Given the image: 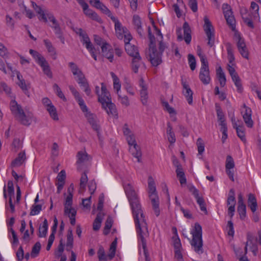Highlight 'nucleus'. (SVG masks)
<instances>
[{
	"label": "nucleus",
	"instance_id": "nucleus-51",
	"mask_svg": "<svg viewBox=\"0 0 261 261\" xmlns=\"http://www.w3.org/2000/svg\"><path fill=\"white\" fill-rule=\"evenodd\" d=\"M12 146L13 148L14 151L15 152H17L22 147V145L19 139L15 138L13 140Z\"/></svg>",
	"mask_w": 261,
	"mask_h": 261
},
{
	"label": "nucleus",
	"instance_id": "nucleus-7",
	"mask_svg": "<svg viewBox=\"0 0 261 261\" xmlns=\"http://www.w3.org/2000/svg\"><path fill=\"white\" fill-rule=\"evenodd\" d=\"M149 197L151 200L152 207L156 216L160 215L159 199L156 191V187L153 178L148 177V181Z\"/></svg>",
	"mask_w": 261,
	"mask_h": 261
},
{
	"label": "nucleus",
	"instance_id": "nucleus-50",
	"mask_svg": "<svg viewBox=\"0 0 261 261\" xmlns=\"http://www.w3.org/2000/svg\"><path fill=\"white\" fill-rule=\"evenodd\" d=\"M234 167V162L233 158L230 155H227L226 160V169H231Z\"/></svg>",
	"mask_w": 261,
	"mask_h": 261
},
{
	"label": "nucleus",
	"instance_id": "nucleus-25",
	"mask_svg": "<svg viewBox=\"0 0 261 261\" xmlns=\"http://www.w3.org/2000/svg\"><path fill=\"white\" fill-rule=\"evenodd\" d=\"M88 2L91 6L100 10L102 13L109 10L100 0H88Z\"/></svg>",
	"mask_w": 261,
	"mask_h": 261
},
{
	"label": "nucleus",
	"instance_id": "nucleus-13",
	"mask_svg": "<svg viewBox=\"0 0 261 261\" xmlns=\"http://www.w3.org/2000/svg\"><path fill=\"white\" fill-rule=\"evenodd\" d=\"M199 77L204 85H207L210 83L211 77L208 62L204 61L202 59V64L200 69Z\"/></svg>",
	"mask_w": 261,
	"mask_h": 261
},
{
	"label": "nucleus",
	"instance_id": "nucleus-30",
	"mask_svg": "<svg viewBox=\"0 0 261 261\" xmlns=\"http://www.w3.org/2000/svg\"><path fill=\"white\" fill-rule=\"evenodd\" d=\"M17 77L19 81L18 83V86L20 87L24 93L28 96H29V92L28 89L29 88V85H27L25 83V81L22 78V76L20 74H17Z\"/></svg>",
	"mask_w": 261,
	"mask_h": 261
},
{
	"label": "nucleus",
	"instance_id": "nucleus-64",
	"mask_svg": "<svg viewBox=\"0 0 261 261\" xmlns=\"http://www.w3.org/2000/svg\"><path fill=\"white\" fill-rule=\"evenodd\" d=\"M9 231H10L12 233V236L13 238V240L11 241L12 244L13 245H17L18 243V239L15 231L12 228H10L9 229Z\"/></svg>",
	"mask_w": 261,
	"mask_h": 261
},
{
	"label": "nucleus",
	"instance_id": "nucleus-8",
	"mask_svg": "<svg viewBox=\"0 0 261 261\" xmlns=\"http://www.w3.org/2000/svg\"><path fill=\"white\" fill-rule=\"evenodd\" d=\"M73 189V185L71 184L68 189L69 194L66 198L65 203L64 204V214L69 218L71 224L74 225L75 224L76 211L71 206L73 197L72 191Z\"/></svg>",
	"mask_w": 261,
	"mask_h": 261
},
{
	"label": "nucleus",
	"instance_id": "nucleus-52",
	"mask_svg": "<svg viewBox=\"0 0 261 261\" xmlns=\"http://www.w3.org/2000/svg\"><path fill=\"white\" fill-rule=\"evenodd\" d=\"M233 82H234L236 86L237 87V91L239 92H241L242 91L243 88L242 86L241 79L239 76L238 75L237 76H234V77L231 78Z\"/></svg>",
	"mask_w": 261,
	"mask_h": 261
},
{
	"label": "nucleus",
	"instance_id": "nucleus-40",
	"mask_svg": "<svg viewBox=\"0 0 261 261\" xmlns=\"http://www.w3.org/2000/svg\"><path fill=\"white\" fill-rule=\"evenodd\" d=\"M173 164L176 167V173L177 177H180L185 176L183 169L178 162L177 161H175L173 162Z\"/></svg>",
	"mask_w": 261,
	"mask_h": 261
},
{
	"label": "nucleus",
	"instance_id": "nucleus-38",
	"mask_svg": "<svg viewBox=\"0 0 261 261\" xmlns=\"http://www.w3.org/2000/svg\"><path fill=\"white\" fill-rule=\"evenodd\" d=\"M97 256L99 261H107V256L105 249L102 246H99L97 251Z\"/></svg>",
	"mask_w": 261,
	"mask_h": 261
},
{
	"label": "nucleus",
	"instance_id": "nucleus-3",
	"mask_svg": "<svg viewBox=\"0 0 261 261\" xmlns=\"http://www.w3.org/2000/svg\"><path fill=\"white\" fill-rule=\"evenodd\" d=\"M69 88L75 100L78 102L82 111L84 113L85 117L86 118L88 122L91 126L92 129L97 132V136H99L100 126L96 115L89 110L84 100L81 96L80 93L73 86H69Z\"/></svg>",
	"mask_w": 261,
	"mask_h": 261
},
{
	"label": "nucleus",
	"instance_id": "nucleus-62",
	"mask_svg": "<svg viewBox=\"0 0 261 261\" xmlns=\"http://www.w3.org/2000/svg\"><path fill=\"white\" fill-rule=\"evenodd\" d=\"M94 40L95 43L100 46L107 43L101 37L96 35H94Z\"/></svg>",
	"mask_w": 261,
	"mask_h": 261
},
{
	"label": "nucleus",
	"instance_id": "nucleus-44",
	"mask_svg": "<svg viewBox=\"0 0 261 261\" xmlns=\"http://www.w3.org/2000/svg\"><path fill=\"white\" fill-rule=\"evenodd\" d=\"M238 212L239 214L240 219L244 220L246 217V209L245 204L238 205Z\"/></svg>",
	"mask_w": 261,
	"mask_h": 261
},
{
	"label": "nucleus",
	"instance_id": "nucleus-59",
	"mask_svg": "<svg viewBox=\"0 0 261 261\" xmlns=\"http://www.w3.org/2000/svg\"><path fill=\"white\" fill-rule=\"evenodd\" d=\"M41 248V245L39 242H37L33 247L31 255L33 257H35V254H38L40 251Z\"/></svg>",
	"mask_w": 261,
	"mask_h": 261
},
{
	"label": "nucleus",
	"instance_id": "nucleus-21",
	"mask_svg": "<svg viewBox=\"0 0 261 261\" xmlns=\"http://www.w3.org/2000/svg\"><path fill=\"white\" fill-rule=\"evenodd\" d=\"M181 84L183 86L182 93L186 97L188 103L192 105L193 103V91L186 81L182 80Z\"/></svg>",
	"mask_w": 261,
	"mask_h": 261
},
{
	"label": "nucleus",
	"instance_id": "nucleus-34",
	"mask_svg": "<svg viewBox=\"0 0 261 261\" xmlns=\"http://www.w3.org/2000/svg\"><path fill=\"white\" fill-rule=\"evenodd\" d=\"M46 109L51 118L55 120H58L59 118L57 113V110L53 105H50V106L46 108Z\"/></svg>",
	"mask_w": 261,
	"mask_h": 261
},
{
	"label": "nucleus",
	"instance_id": "nucleus-6",
	"mask_svg": "<svg viewBox=\"0 0 261 261\" xmlns=\"http://www.w3.org/2000/svg\"><path fill=\"white\" fill-rule=\"evenodd\" d=\"M192 239L190 242L194 251L201 254L203 253V241L202 238V227L198 223H195L194 228L191 232Z\"/></svg>",
	"mask_w": 261,
	"mask_h": 261
},
{
	"label": "nucleus",
	"instance_id": "nucleus-45",
	"mask_svg": "<svg viewBox=\"0 0 261 261\" xmlns=\"http://www.w3.org/2000/svg\"><path fill=\"white\" fill-rule=\"evenodd\" d=\"M42 210V205L41 204H33L32 206L30 215L31 216H35L38 214Z\"/></svg>",
	"mask_w": 261,
	"mask_h": 261
},
{
	"label": "nucleus",
	"instance_id": "nucleus-24",
	"mask_svg": "<svg viewBox=\"0 0 261 261\" xmlns=\"http://www.w3.org/2000/svg\"><path fill=\"white\" fill-rule=\"evenodd\" d=\"M129 151L134 157L137 159L138 162H141L142 152L140 146H138L137 144L130 146L129 147Z\"/></svg>",
	"mask_w": 261,
	"mask_h": 261
},
{
	"label": "nucleus",
	"instance_id": "nucleus-31",
	"mask_svg": "<svg viewBox=\"0 0 261 261\" xmlns=\"http://www.w3.org/2000/svg\"><path fill=\"white\" fill-rule=\"evenodd\" d=\"M110 74L113 81V88L114 90L116 91V93L118 94L121 87L120 80L118 76L114 72H111Z\"/></svg>",
	"mask_w": 261,
	"mask_h": 261
},
{
	"label": "nucleus",
	"instance_id": "nucleus-58",
	"mask_svg": "<svg viewBox=\"0 0 261 261\" xmlns=\"http://www.w3.org/2000/svg\"><path fill=\"white\" fill-rule=\"evenodd\" d=\"M66 178V173L64 170H61L58 174L57 179L58 182L65 183V180Z\"/></svg>",
	"mask_w": 261,
	"mask_h": 261
},
{
	"label": "nucleus",
	"instance_id": "nucleus-36",
	"mask_svg": "<svg viewBox=\"0 0 261 261\" xmlns=\"http://www.w3.org/2000/svg\"><path fill=\"white\" fill-rule=\"evenodd\" d=\"M81 87L84 88V91L87 96H91V91L86 79L78 83Z\"/></svg>",
	"mask_w": 261,
	"mask_h": 261
},
{
	"label": "nucleus",
	"instance_id": "nucleus-33",
	"mask_svg": "<svg viewBox=\"0 0 261 261\" xmlns=\"http://www.w3.org/2000/svg\"><path fill=\"white\" fill-rule=\"evenodd\" d=\"M236 129L237 134L238 136L240 138V139L244 143L246 142V139L245 137V128L242 125L240 126H239L238 127L235 128Z\"/></svg>",
	"mask_w": 261,
	"mask_h": 261
},
{
	"label": "nucleus",
	"instance_id": "nucleus-16",
	"mask_svg": "<svg viewBox=\"0 0 261 261\" xmlns=\"http://www.w3.org/2000/svg\"><path fill=\"white\" fill-rule=\"evenodd\" d=\"M188 188L196 199L197 203L199 205L200 210L205 213H207L205 201L202 196H199V191L192 185H189Z\"/></svg>",
	"mask_w": 261,
	"mask_h": 261
},
{
	"label": "nucleus",
	"instance_id": "nucleus-14",
	"mask_svg": "<svg viewBox=\"0 0 261 261\" xmlns=\"http://www.w3.org/2000/svg\"><path fill=\"white\" fill-rule=\"evenodd\" d=\"M222 9L227 24L233 31L236 27V20L230 6L227 4H224L222 6Z\"/></svg>",
	"mask_w": 261,
	"mask_h": 261
},
{
	"label": "nucleus",
	"instance_id": "nucleus-22",
	"mask_svg": "<svg viewBox=\"0 0 261 261\" xmlns=\"http://www.w3.org/2000/svg\"><path fill=\"white\" fill-rule=\"evenodd\" d=\"M133 24L134 28L137 32L140 37L143 36V30L140 17L138 15H134L133 17Z\"/></svg>",
	"mask_w": 261,
	"mask_h": 261
},
{
	"label": "nucleus",
	"instance_id": "nucleus-43",
	"mask_svg": "<svg viewBox=\"0 0 261 261\" xmlns=\"http://www.w3.org/2000/svg\"><path fill=\"white\" fill-rule=\"evenodd\" d=\"M188 59L190 69L192 71L194 70L196 67V62L195 57L192 54H189Z\"/></svg>",
	"mask_w": 261,
	"mask_h": 261
},
{
	"label": "nucleus",
	"instance_id": "nucleus-55",
	"mask_svg": "<svg viewBox=\"0 0 261 261\" xmlns=\"http://www.w3.org/2000/svg\"><path fill=\"white\" fill-rule=\"evenodd\" d=\"M172 240L173 241V246L174 250L181 249V244L180 240L178 236H173Z\"/></svg>",
	"mask_w": 261,
	"mask_h": 261
},
{
	"label": "nucleus",
	"instance_id": "nucleus-2",
	"mask_svg": "<svg viewBox=\"0 0 261 261\" xmlns=\"http://www.w3.org/2000/svg\"><path fill=\"white\" fill-rule=\"evenodd\" d=\"M101 94L99 93V86H96L95 87V92L98 96V100L109 116L117 118L118 113L116 107L114 103L112 102L111 95L103 83H101Z\"/></svg>",
	"mask_w": 261,
	"mask_h": 261
},
{
	"label": "nucleus",
	"instance_id": "nucleus-32",
	"mask_svg": "<svg viewBox=\"0 0 261 261\" xmlns=\"http://www.w3.org/2000/svg\"><path fill=\"white\" fill-rule=\"evenodd\" d=\"M167 133L168 140L171 144L174 143L176 141V138L174 132L172 131V128L170 124H167Z\"/></svg>",
	"mask_w": 261,
	"mask_h": 261
},
{
	"label": "nucleus",
	"instance_id": "nucleus-60",
	"mask_svg": "<svg viewBox=\"0 0 261 261\" xmlns=\"http://www.w3.org/2000/svg\"><path fill=\"white\" fill-rule=\"evenodd\" d=\"M6 23L7 26L10 27L11 29L14 28L15 22L11 17L7 15L6 16Z\"/></svg>",
	"mask_w": 261,
	"mask_h": 261
},
{
	"label": "nucleus",
	"instance_id": "nucleus-61",
	"mask_svg": "<svg viewBox=\"0 0 261 261\" xmlns=\"http://www.w3.org/2000/svg\"><path fill=\"white\" fill-rule=\"evenodd\" d=\"M162 105H163V106L166 109V110L169 114H176L175 111L174 110V109L169 106V105L168 102H167V101H163L162 102Z\"/></svg>",
	"mask_w": 261,
	"mask_h": 261
},
{
	"label": "nucleus",
	"instance_id": "nucleus-47",
	"mask_svg": "<svg viewBox=\"0 0 261 261\" xmlns=\"http://www.w3.org/2000/svg\"><path fill=\"white\" fill-rule=\"evenodd\" d=\"M53 89L57 95L61 99H62L64 101L67 100L66 97H65L64 94L61 91V88L59 87V86L57 84H55L53 85Z\"/></svg>",
	"mask_w": 261,
	"mask_h": 261
},
{
	"label": "nucleus",
	"instance_id": "nucleus-48",
	"mask_svg": "<svg viewBox=\"0 0 261 261\" xmlns=\"http://www.w3.org/2000/svg\"><path fill=\"white\" fill-rule=\"evenodd\" d=\"M216 109L217 112V115L218 119V120L221 122H225V117L224 115L220 108V107L218 105L216 104Z\"/></svg>",
	"mask_w": 261,
	"mask_h": 261
},
{
	"label": "nucleus",
	"instance_id": "nucleus-53",
	"mask_svg": "<svg viewBox=\"0 0 261 261\" xmlns=\"http://www.w3.org/2000/svg\"><path fill=\"white\" fill-rule=\"evenodd\" d=\"M197 145L199 154H201L204 151V144L201 138H199L197 140Z\"/></svg>",
	"mask_w": 261,
	"mask_h": 261
},
{
	"label": "nucleus",
	"instance_id": "nucleus-27",
	"mask_svg": "<svg viewBox=\"0 0 261 261\" xmlns=\"http://www.w3.org/2000/svg\"><path fill=\"white\" fill-rule=\"evenodd\" d=\"M103 216L104 214L101 212H99L97 214L96 217L93 223V229L94 231H98L100 229Z\"/></svg>",
	"mask_w": 261,
	"mask_h": 261
},
{
	"label": "nucleus",
	"instance_id": "nucleus-5",
	"mask_svg": "<svg viewBox=\"0 0 261 261\" xmlns=\"http://www.w3.org/2000/svg\"><path fill=\"white\" fill-rule=\"evenodd\" d=\"M158 35L160 36L161 40L159 41L158 44L159 50L156 47H151L149 48V61L152 66L156 67L162 62V55L165 49L167 47V45L162 41L163 36L160 30L158 32Z\"/></svg>",
	"mask_w": 261,
	"mask_h": 261
},
{
	"label": "nucleus",
	"instance_id": "nucleus-20",
	"mask_svg": "<svg viewBox=\"0 0 261 261\" xmlns=\"http://www.w3.org/2000/svg\"><path fill=\"white\" fill-rule=\"evenodd\" d=\"M139 86L141 88V101L143 105L146 106L147 104L148 100L147 87H146V85L145 84L144 81L142 78L139 81Z\"/></svg>",
	"mask_w": 261,
	"mask_h": 261
},
{
	"label": "nucleus",
	"instance_id": "nucleus-19",
	"mask_svg": "<svg viewBox=\"0 0 261 261\" xmlns=\"http://www.w3.org/2000/svg\"><path fill=\"white\" fill-rule=\"evenodd\" d=\"M68 66L70 67L73 74L74 76H76V80L77 83L86 79L84 74L81 70L79 68L76 64L71 62L68 63Z\"/></svg>",
	"mask_w": 261,
	"mask_h": 261
},
{
	"label": "nucleus",
	"instance_id": "nucleus-37",
	"mask_svg": "<svg viewBox=\"0 0 261 261\" xmlns=\"http://www.w3.org/2000/svg\"><path fill=\"white\" fill-rule=\"evenodd\" d=\"M88 181L87 173L84 172L81 175L80 179V192H83L86 188V184Z\"/></svg>",
	"mask_w": 261,
	"mask_h": 261
},
{
	"label": "nucleus",
	"instance_id": "nucleus-39",
	"mask_svg": "<svg viewBox=\"0 0 261 261\" xmlns=\"http://www.w3.org/2000/svg\"><path fill=\"white\" fill-rule=\"evenodd\" d=\"M73 238L72 231L71 229H68L67 234L66 246L71 249L73 247Z\"/></svg>",
	"mask_w": 261,
	"mask_h": 261
},
{
	"label": "nucleus",
	"instance_id": "nucleus-17",
	"mask_svg": "<svg viewBox=\"0 0 261 261\" xmlns=\"http://www.w3.org/2000/svg\"><path fill=\"white\" fill-rule=\"evenodd\" d=\"M243 108L245 110L244 111L242 110L241 111V113L242 114L244 121L247 127L252 128L254 124L253 121L252 119V110L245 103L243 105Z\"/></svg>",
	"mask_w": 261,
	"mask_h": 261
},
{
	"label": "nucleus",
	"instance_id": "nucleus-18",
	"mask_svg": "<svg viewBox=\"0 0 261 261\" xmlns=\"http://www.w3.org/2000/svg\"><path fill=\"white\" fill-rule=\"evenodd\" d=\"M77 158L76 164L78 170H82L83 166L87 164L91 159L85 151H79L77 154Z\"/></svg>",
	"mask_w": 261,
	"mask_h": 261
},
{
	"label": "nucleus",
	"instance_id": "nucleus-12",
	"mask_svg": "<svg viewBox=\"0 0 261 261\" xmlns=\"http://www.w3.org/2000/svg\"><path fill=\"white\" fill-rule=\"evenodd\" d=\"M204 21L203 29L208 40L207 44L210 47H212L215 42L214 29L209 19L206 16L204 17Z\"/></svg>",
	"mask_w": 261,
	"mask_h": 261
},
{
	"label": "nucleus",
	"instance_id": "nucleus-26",
	"mask_svg": "<svg viewBox=\"0 0 261 261\" xmlns=\"http://www.w3.org/2000/svg\"><path fill=\"white\" fill-rule=\"evenodd\" d=\"M125 49L127 54L133 58L136 56H140L138 48L134 45L127 44L125 46Z\"/></svg>",
	"mask_w": 261,
	"mask_h": 261
},
{
	"label": "nucleus",
	"instance_id": "nucleus-10",
	"mask_svg": "<svg viewBox=\"0 0 261 261\" xmlns=\"http://www.w3.org/2000/svg\"><path fill=\"white\" fill-rule=\"evenodd\" d=\"M83 9V13L91 19L97 22L101 23L102 20L98 15L93 10L89 8L88 4L85 0H76Z\"/></svg>",
	"mask_w": 261,
	"mask_h": 261
},
{
	"label": "nucleus",
	"instance_id": "nucleus-29",
	"mask_svg": "<svg viewBox=\"0 0 261 261\" xmlns=\"http://www.w3.org/2000/svg\"><path fill=\"white\" fill-rule=\"evenodd\" d=\"M142 63V58L140 56H137L132 59V69L133 71L137 73Z\"/></svg>",
	"mask_w": 261,
	"mask_h": 261
},
{
	"label": "nucleus",
	"instance_id": "nucleus-9",
	"mask_svg": "<svg viewBox=\"0 0 261 261\" xmlns=\"http://www.w3.org/2000/svg\"><path fill=\"white\" fill-rule=\"evenodd\" d=\"M29 53L33 57L37 63L41 67L44 73L49 78H52V72L46 59L38 51L32 49H30Z\"/></svg>",
	"mask_w": 261,
	"mask_h": 261
},
{
	"label": "nucleus",
	"instance_id": "nucleus-4",
	"mask_svg": "<svg viewBox=\"0 0 261 261\" xmlns=\"http://www.w3.org/2000/svg\"><path fill=\"white\" fill-rule=\"evenodd\" d=\"M10 107L12 114L21 124L26 126L31 124L33 117V114L31 112H24L21 106L15 100L10 101Z\"/></svg>",
	"mask_w": 261,
	"mask_h": 261
},
{
	"label": "nucleus",
	"instance_id": "nucleus-35",
	"mask_svg": "<svg viewBox=\"0 0 261 261\" xmlns=\"http://www.w3.org/2000/svg\"><path fill=\"white\" fill-rule=\"evenodd\" d=\"M48 229V223L46 219H45L43 221V225L40 226L39 229V237H44L46 236Z\"/></svg>",
	"mask_w": 261,
	"mask_h": 261
},
{
	"label": "nucleus",
	"instance_id": "nucleus-41",
	"mask_svg": "<svg viewBox=\"0 0 261 261\" xmlns=\"http://www.w3.org/2000/svg\"><path fill=\"white\" fill-rule=\"evenodd\" d=\"M227 52L228 55V59L229 60V64H233L234 60V57L233 54V50L230 44L228 43L226 47Z\"/></svg>",
	"mask_w": 261,
	"mask_h": 261
},
{
	"label": "nucleus",
	"instance_id": "nucleus-46",
	"mask_svg": "<svg viewBox=\"0 0 261 261\" xmlns=\"http://www.w3.org/2000/svg\"><path fill=\"white\" fill-rule=\"evenodd\" d=\"M117 95L118 97V100L121 105L124 106L126 107H127L130 105L129 100L127 96H121L119 94V93Z\"/></svg>",
	"mask_w": 261,
	"mask_h": 261
},
{
	"label": "nucleus",
	"instance_id": "nucleus-54",
	"mask_svg": "<svg viewBox=\"0 0 261 261\" xmlns=\"http://www.w3.org/2000/svg\"><path fill=\"white\" fill-rule=\"evenodd\" d=\"M238 50L243 58L246 59H249V51L247 48L246 45H245L244 46H243L242 47L239 49Z\"/></svg>",
	"mask_w": 261,
	"mask_h": 261
},
{
	"label": "nucleus",
	"instance_id": "nucleus-15",
	"mask_svg": "<svg viewBox=\"0 0 261 261\" xmlns=\"http://www.w3.org/2000/svg\"><path fill=\"white\" fill-rule=\"evenodd\" d=\"M183 30L184 33V38H183L182 35V29L178 28L176 29L177 39L179 41H181L184 39L186 43L189 44L191 41V31L188 22H184L183 24Z\"/></svg>",
	"mask_w": 261,
	"mask_h": 261
},
{
	"label": "nucleus",
	"instance_id": "nucleus-11",
	"mask_svg": "<svg viewBox=\"0 0 261 261\" xmlns=\"http://www.w3.org/2000/svg\"><path fill=\"white\" fill-rule=\"evenodd\" d=\"M103 14L107 15L114 22L115 30L117 36L119 39H122L123 38V34L126 33L127 31V28L122 26L118 18L113 16L109 9L103 13Z\"/></svg>",
	"mask_w": 261,
	"mask_h": 261
},
{
	"label": "nucleus",
	"instance_id": "nucleus-63",
	"mask_svg": "<svg viewBox=\"0 0 261 261\" xmlns=\"http://www.w3.org/2000/svg\"><path fill=\"white\" fill-rule=\"evenodd\" d=\"M0 56L3 58L7 57L8 51L7 48L0 42Z\"/></svg>",
	"mask_w": 261,
	"mask_h": 261
},
{
	"label": "nucleus",
	"instance_id": "nucleus-49",
	"mask_svg": "<svg viewBox=\"0 0 261 261\" xmlns=\"http://www.w3.org/2000/svg\"><path fill=\"white\" fill-rule=\"evenodd\" d=\"M235 37L237 39V46L238 49L242 47L243 46H244V45H246L244 39L241 37L239 34L235 33Z\"/></svg>",
	"mask_w": 261,
	"mask_h": 261
},
{
	"label": "nucleus",
	"instance_id": "nucleus-57",
	"mask_svg": "<svg viewBox=\"0 0 261 261\" xmlns=\"http://www.w3.org/2000/svg\"><path fill=\"white\" fill-rule=\"evenodd\" d=\"M55 34L57 36L58 38L60 40L61 42L63 43H65V38L63 35V32L61 30V28L54 30Z\"/></svg>",
	"mask_w": 261,
	"mask_h": 261
},
{
	"label": "nucleus",
	"instance_id": "nucleus-23",
	"mask_svg": "<svg viewBox=\"0 0 261 261\" xmlns=\"http://www.w3.org/2000/svg\"><path fill=\"white\" fill-rule=\"evenodd\" d=\"M26 160L25 153L24 151L19 152L17 157L14 159L11 163L12 167H20Z\"/></svg>",
	"mask_w": 261,
	"mask_h": 261
},
{
	"label": "nucleus",
	"instance_id": "nucleus-1",
	"mask_svg": "<svg viewBox=\"0 0 261 261\" xmlns=\"http://www.w3.org/2000/svg\"><path fill=\"white\" fill-rule=\"evenodd\" d=\"M124 189L132 211L138 236L139 245L143 249L145 261H150L146 240L149 236V232L139 198L131 184L125 185Z\"/></svg>",
	"mask_w": 261,
	"mask_h": 261
},
{
	"label": "nucleus",
	"instance_id": "nucleus-56",
	"mask_svg": "<svg viewBox=\"0 0 261 261\" xmlns=\"http://www.w3.org/2000/svg\"><path fill=\"white\" fill-rule=\"evenodd\" d=\"M8 185V193L10 197L12 198V196L14 195V188L13 183L12 181L9 180L7 184Z\"/></svg>",
	"mask_w": 261,
	"mask_h": 261
},
{
	"label": "nucleus",
	"instance_id": "nucleus-42",
	"mask_svg": "<svg viewBox=\"0 0 261 261\" xmlns=\"http://www.w3.org/2000/svg\"><path fill=\"white\" fill-rule=\"evenodd\" d=\"M36 12L40 15L39 17V19L40 20H43L44 22H47V20L46 18V14L44 13V11L42 10V8L40 6H38L35 9H34Z\"/></svg>",
	"mask_w": 261,
	"mask_h": 261
},
{
	"label": "nucleus",
	"instance_id": "nucleus-28",
	"mask_svg": "<svg viewBox=\"0 0 261 261\" xmlns=\"http://www.w3.org/2000/svg\"><path fill=\"white\" fill-rule=\"evenodd\" d=\"M43 42L48 52L49 53L50 55L53 57V59L56 60L57 58V53L51 42L48 39H44Z\"/></svg>",
	"mask_w": 261,
	"mask_h": 261
}]
</instances>
